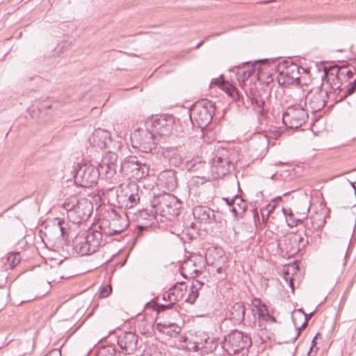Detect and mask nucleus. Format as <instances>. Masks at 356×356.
<instances>
[{
  "instance_id": "f257e3e1",
  "label": "nucleus",
  "mask_w": 356,
  "mask_h": 356,
  "mask_svg": "<svg viewBox=\"0 0 356 356\" xmlns=\"http://www.w3.org/2000/svg\"><path fill=\"white\" fill-rule=\"evenodd\" d=\"M188 114V111L184 110L186 119L181 122L179 118V167L185 160L186 168L191 169L193 166L191 159L195 156L200 141L194 136V123Z\"/></svg>"
},
{
  "instance_id": "f03ea898",
  "label": "nucleus",
  "mask_w": 356,
  "mask_h": 356,
  "mask_svg": "<svg viewBox=\"0 0 356 356\" xmlns=\"http://www.w3.org/2000/svg\"><path fill=\"white\" fill-rule=\"evenodd\" d=\"M184 110H187L191 121L194 123V127L197 125L202 131L211 122L215 113V104L213 102L208 99H203L193 104L190 108L181 107L179 108V115H181V122H183L184 117Z\"/></svg>"
},
{
  "instance_id": "7ed1b4c3",
  "label": "nucleus",
  "mask_w": 356,
  "mask_h": 356,
  "mask_svg": "<svg viewBox=\"0 0 356 356\" xmlns=\"http://www.w3.org/2000/svg\"><path fill=\"white\" fill-rule=\"evenodd\" d=\"M103 233L92 229L80 232L72 241L74 250L81 255L91 254L104 245Z\"/></svg>"
},
{
  "instance_id": "20e7f679",
  "label": "nucleus",
  "mask_w": 356,
  "mask_h": 356,
  "mask_svg": "<svg viewBox=\"0 0 356 356\" xmlns=\"http://www.w3.org/2000/svg\"><path fill=\"white\" fill-rule=\"evenodd\" d=\"M68 218L73 222L86 220L92 212V204L87 199L78 200L72 197L64 203Z\"/></svg>"
},
{
  "instance_id": "39448f33",
  "label": "nucleus",
  "mask_w": 356,
  "mask_h": 356,
  "mask_svg": "<svg viewBox=\"0 0 356 356\" xmlns=\"http://www.w3.org/2000/svg\"><path fill=\"white\" fill-rule=\"evenodd\" d=\"M252 345L251 339L242 332L234 330L226 337L222 342V348L229 355L242 352L243 355L248 352Z\"/></svg>"
},
{
  "instance_id": "423d86ee",
  "label": "nucleus",
  "mask_w": 356,
  "mask_h": 356,
  "mask_svg": "<svg viewBox=\"0 0 356 356\" xmlns=\"http://www.w3.org/2000/svg\"><path fill=\"white\" fill-rule=\"evenodd\" d=\"M174 122V119L170 115H156L146 120L145 127L160 140L170 134Z\"/></svg>"
},
{
  "instance_id": "0eeeda50",
  "label": "nucleus",
  "mask_w": 356,
  "mask_h": 356,
  "mask_svg": "<svg viewBox=\"0 0 356 356\" xmlns=\"http://www.w3.org/2000/svg\"><path fill=\"white\" fill-rule=\"evenodd\" d=\"M77 167L74 175L76 184L81 187L89 188L97 183L101 173L99 168L88 163L78 164Z\"/></svg>"
},
{
  "instance_id": "6e6552de",
  "label": "nucleus",
  "mask_w": 356,
  "mask_h": 356,
  "mask_svg": "<svg viewBox=\"0 0 356 356\" xmlns=\"http://www.w3.org/2000/svg\"><path fill=\"white\" fill-rule=\"evenodd\" d=\"M308 118V113L300 105L289 106L282 115V122L290 129H298Z\"/></svg>"
},
{
  "instance_id": "1a4fd4ad",
  "label": "nucleus",
  "mask_w": 356,
  "mask_h": 356,
  "mask_svg": "<svg viewBox=\"0 0 356 356\" xmlns=\"http://www.w3.org/2000/svg\"><path fill=\"white\" fill-rule=\"evenodd\" d=\"M328 98V90L325 85L321 84L309 90L305 98V104L309 105L313 112H316L325 107Z\"/></svg>"
},
{
  "instance_id": "9d476101",
  "label": "nucleus",
  "mask_w": 356,
  "mask_h": 356,
  "mask_svg": "<svg viewBox=\"0 0 356 356\" xmlns=\"http://www.w3.org/2000/svg\"><path fill=\"white\" fill-rule=\"evenodd\" d=\"M205 262L208 266H212L216 268L218 273H221L227 263V257L225 251L218 247L211 246L208 248L204 254Z\"/></svg>"
},
{
  "instance_id": "9b49d317",
  "label": "nucleus",
  "mask_w": 356,
  "mask_h": 356,
  "mask_svg": "<svg viewBox=\"0 0 356 356\" xmlns=\"http://www.w3.org/2000/svg\"><path fill=\"white\" fill-rule=\"evenodd\" d=\"M120 171L136 179H142L148 175V168L147 165L139 163L134 157L126 159L121 163Z\"/></svg>"
},
{
  "instance_id": "f8f14e48",
  "label": "nucleus",
  "mask_w": 356,
  "mask_h": 356,
  "mask_svg": "<svg viewBox=\"0 0 356 356\" xmlns=\"http://www.w3.org/2000/svg\"><path fill=\"white\" fill-rule=\"evenodd\" d=\"M277 71L280 79H284L283 83L289 84L299 81L301 71L305 72L306 70L298 66L297 64H288L286 61H284L283 63L279 65Z\"/></svg>"
},
{
  "instance_id": "ddd939ff",
  "label": "nucleus",
  "mask_w": 356,
  "mask_h": 356,
  "mask_svg": "<svg viewBox=\"0 0 356 356\" xmlns=\"http://www.w3.org/2000/svg\"><path fill=\"white\" fill-rule=\"evenodd\" d=\"M131 139L136 140L139 145L143 146L145 152L152 151L160 141L153 132L149 131L147 128L135 131L131 134Z\"/></svg>"
},
{
  "instance_id": "4468645a",
  "label": "nucleus",
  "mask_w": 356,
  "mask_h": 356,
  "mask_svg": "<svg viewBox=\"0 0 356 356\" xmlns=\"http://www.w3.org/2000/svg\"><path fill=\"white\" fill-rule=\"evenodd\" d=\"M354 70L348 68L346 65L338 66L337 65L323 67V75L332 79L333 81H339L342 83L343 81H346L353 77ZM329 81V79H327Z\"/></svg>"
},
{
  "instance_id": "2eb2a0df",
  "label": "nucleus",
  "mask_w": 356,
  "mask_h": 356,
  "mask_svg": "<svg viewBox=\"0 0 356 356\" xmlns=\"http://www.w3.org/2000/svg\"><path fill=\"white\" fill-rule=\"evenodd\" d=\"M327 210L325 208H321L313 214L309 220L306 222L305 235L307 237L312 236L316 231H319L324 227L326 221Z\"/></svg>"
},
{
  "instance_id": "dca6fc26",
  "label": "nucleus",
  "mask_w": 356,
  "mask_h": 356,
  "mask_svg": "<svg viewBox=\"0 0 356 356\" xmlns=\"http://www.w3.org/2000/svg\"><path fill=\"white\" fill-rule=\"evenodd\" d=\"M215 178H220L229 173L234 169V164L227 157L216 156L211 166Z\"/></svg>"
},
{
  "instance_id": "f3484780",
  "label": "nucleus",
  "mask_w": 356,
  "mask_h": 356,
  "mask_svg": "<svg viewBox=\"0 0 356 356\" xmlns=\"http://www.w3.org/2000/svg\"><path fill=\"white\" fill-rule=\"evenodd\" d=\"M118 155L110 149L102 157L99 169L102 173H105L107 178L112 177L116 172Z\"/></svg>"
},
{
  "instance_id": "a211bd4d",
  "label": "nucleus",
  "mask_w": 356,
  "mask_h": 356,
  "mask_svg": "<svg viewBox=\"0 0 356 356\" xmlns=\"http://www.w3.org/2000/svg\"><path fill=\"white\" fill-rule=\"evenodd\" d=\"M89 141L92 146L100 149H111L110 145L112 144L110 133L107 130L100 128L93 131Z\"/></svg>"
},
{
  "instance_id": "6ab92c4d",
  "label": "nucleus",
  "mask_w": 356,
  "mask_h": 356,
  "mask_svg": "<svg viewBox=\"0 0 356 356\" xmlns=\"http://www.w3.org/2000/svg\"><path fill=\"white\" fill-rule=\"evenodd\" d=\"M138 337L132 332H124L119 337L118 343L126 354H131L137 348Z\"/></svg>"
},
{
  "instance_id": "aec40b11",
  "label": "nucleus",
  "mask_w": 356,
  "mask_h": 356,
  "mask_svg": "<svg viewBox=\"0 0 356 356\" xmlns=\"http://www.w3.org/2000/svg\"><path fill=\"white\" fill-rule=\"evenodd\" d=\"M269 140L266 134L262 132L253 134L249 140V146L256 152L262 154L268 149Z\"/></svg>"
},
{
  "instance_id": "412c9836",
  "label": "nucleus",
  "mask_w": 356,
  "mask_h": 356,
  "mask_svg": "<svg viewBox=\"0 0 356 356\" xmlns=\"http://www.w3.org/2000/svg\"><path fill=\"white\" fill-rule=\"evenodd\" d=\"M193 215L195 219L200 223L211 224L215 221L214 211L208 207L197 206L193 209Z\"/></svg>"
},
{
  "instance_id": "4be33fe9",
  "label": "nucleus",
  "mask_w": 356,
  "mask_h": 356,
  "mask_svg": "<svg viewBox=\"0 0 356 356\" xmlns=\"http://www.w3.org/2000/svg\"><path fill=\"white\" fill-rule=\"evenodd\" d=\"M178 198L170 194H167L164 196L163 202L162 205L163 212L165 216H168L169 219L177 218L178 216Z\"/></svg>"
},
{
  "instance_id": "5701e85b",
  "label": "nucleus",
  "mask_w": 356,
  "mask_h": 356,
  "mask_svg": "<svg viewBox=\"0 0 356 356\" xmlns=\"http://www.w3.org/2000/svg\"><path fill=\"white\" fill-rule=\"evenodd\" d=\"M327 78L328 77L323 75L321 81L322 85H325V88H327L328 90L329 97L333 95L336 102L342 101L343 99H340L341 96L344 95V93L341 94V92L343 90L342 88V83L336 81H333L332 79H329V81H327Z\"/></svg>"
},
{
  "instance_id": "b1692460",
  "label": "nucleus",
  "mask_w": 356,
  "mask_h": 356,
  "mask_svg": "<svg viewBox=\"0 0 356 356\" xmlns=\"http://www.w3.org/2000/svg\"><path fill=\"white\" fill-rule=\"evenodd\" d=\"M128 226V224L125 219L122 218H113L109 222V226L106 228H103L104 233L106 235L113 236L116 234L122 232Z\"/></svg>"
},
{
  "instance_id": "393cba45",
  "label": "nucleus",
  "mask_w": 356,
  "mask_h": 356,
  "mask_svg": "<svg viewBox=\"0 0 356 356\" xmlns=\"http://www.w3.org/2000/svg\"><path fill=\"white\" fill-rule=\"evenodd\" d=\"M179 266V273L185 278L188 277H194L198 272L195 268V261L192 259L187 257L183 261H179L181 263Z\"/></svg>"
},
{
  "instance_id": "a878e982",
  "label": "nucleus",
  "mask_w": 356,
  "mask_h": 356,
  "mask_svg": "<svg viewBox=\"0 0 356 356\" xmlns=\"http://www.w3.org/2000/svg\"><path fill=\"white\" fill-rule=\"evenodd\" d=\"M245 309L241 302L235 303L229 310V318L236 324H240L244 320Z\"/></svg>"
},
{
  "instance_id": "bb28decb",
  "label": "nucleus",
  "mask_w": 356,
  "mask_h": 356,
  "mask_svg": "<svg viewBox=\"0 0 356 356\" xmlns=\"http://www.w3.org/2000/svg\"><path fill=\"white\" fill-rule=\"evenodd\" d=\"M184 288L185 292L179 295V300L185 302L193 304L197 298L198 293L194 291L191 286L188 290L186 283L184 282H179V291H183Z\"/></svg>"
},
{
  "instance_id": "cd10ccee",
  "label": "nucleus",
  "mask_w": 356,
  "mask_h": 356,
  "mask_svg": "<svg viewBox=\"0 0 356 356\" xmlns=\"http://www.w3.org/2000/svg\"><path fill=\"white\" fill-rule=\"evenodd\" d=\"M192 338V334H190V337L186 335L181 336V339H179V348L181 347L182 349L188 350H195L200 348V344H202V342L195 341Z\"/></svg>"
},
{
  "instance_id": "c85d7f7f",
  "label": "nucleus",
  "mask_w": 356,
  "mask_h": 356,
  "mask_svg": "<svg viewBox=\"0 0 356 356\" xmlns=\"http://www.w3.org/2000/svg\"><path fill=\"white\" fill-rule=\"evenodd\" d=\"M295 209L297 213L300 216L302 220L307 216V212L309 211V206L308 205V201L305 200H300L296 203Z\"/></svg>"
},
{
  "instance_id": "c756f323",
  "label": "nucleus",
  "mask_w": 356,
  "mask_h": 356,
  "mask_svg": "<svg viewBox=\"0 0 356 356\" xmlns=\"http://www.w3.org/2000/svg\"><path fill=\"white\" fill-rule=\"evenodd\" d=\"M348 249V244L345 243L341 248L335 250L334 252V258L337 259L343 266L346 264Z\"/></svg>"
},
{
  "instance_id": "7c9ffc66",
  "label": "nucleus",
  "mask_w": 356,
  "mask_h": 356,
  "mask_svg": "<svg viewBox=\"0 0 356 356\" xmlns=\"http://www.w3.org/2000/svg\"><path fill=\"white\" fill-rule=\"evenodd\" d=\"M156 327L159 330L163 331L170 337H177L178 336V332L175 330V324L161 325V323H158Z\"/></svg>"
},
{
  "instance_id": "2f4dec72",
  "label": "nucleus",
  "mask_w": 356,
  "mask_h": 356,
  "mask_svg": "<svg viewBox=\"0 0 356 356\" xmlns=\"http://www.w3.org/2000/svg\"><path fill=\"white\" fill-rule=\"evenodd\" d=\"M163 299L165 301H166V300L170 301V303L169 305H161L160 306V309L159 310V312L163 311L166 309H169L174 304L175 301L177 300V296L175 293L174 290L170 289L168 292L165 293L163 294Z\"/></svg>"
},
{
  "instance_id": "473e14b6",
  "label": "nucleus",
  "mask_w": 356,
  "mask_h": 356,
  "mask_svg": "<svg viewBox=\"0 0 356 356\" xmlns=\"http://www.w3.org/2000/svg\"><path fill=\"white\" fill-rule=\"evenodd\" d=\"M282 211L284 216H286L287 220L291 221L289 222V226L293 227L298 225L299 223L302 222V220L301 218H296L295 214L292 212L291 209H286L282 208Z\"/></svg>"
},
{
  "instance_id": "72a5a7b5",
  "label": "nucleus",
  "mask_w": 356,
  "mask_h": 356,
  "mask_svg": "<svg viewBox=\"0 0 356 356\" xmlns=\"http://www.w3.org/2000/svg\"><path fill=\"white\" fill-rule=\"evenodd\" d=\"M21 257L19 252H11L7 255L5 265H8L10 269H13L19 263Z\"/></svg>"
},
{
  "instance_id": "f704fd0d",
  "label": "nucleus",
  "mask_w": 356,
  "mask_h": 356,
  "mask_svg": "<svg viewBox=\"0 0 356 356\" xmlns=\"http://www.w3.org/2000/svg\"><path fill=\"white\" fill-rule=\"evenodd\" d=\"M218 346V342L214 339L207 338L204 340V343L200 344V348L204 350L205 352H212Z\"/></svg>"
},
{
  "instance_id": "c9c22d12",
  "label": "nucleus",
  "mask_w": 356,
  "mask_h": 356,
  "mask_svg": "<svg viewBox=\"0 0 356 356\" xmlns=\"http://www.w3.org/2000/svg\"><path fill=\"white\" fill-rule=\"evenodd\" d=\"M255 301L259 304H253L252 313L255 318H257L259 320L261 316L264 314V312H266V307L264 305H261L259 300Z\"/></svg>"
},
{
  "instance_id": "e433bc0d",
  "label": "nucleus",
  "mask_w": 356,
  "mask_h": 356,
  "mask_svg": "<svg viewBox=\"0 0 356 356\" xmlns=\"http://www.w3.org/2000/svg\"><path fill=\"white\" fill-rule=\"evenodd\" d=\"M122 191H120V193L118 195V197L122 202H126L127 199L129 197V195L131 194L132 192L130 189V187L129 186H125L124 187H122L121 186Z\"/></svg>"
},
{
  "instance_id": "4c0bfd02",
  "label": "nucleus",
  "mask_w": 356,
  "mask_h": 356,
  "mask_svg": "<svg viewBox=\"0 0 356 356\" xmlns=\"http://www.w3.org/2000/svg\"><path fill=\"white\" fill-rule=\"evenodd\" d=\"M316 309H315L314 311L312 312H311V313H309V314H305V313L304 312V311L302 310V309H299V311H300V312H302V314L305 315V322H304V323L302 324V325L300 326V327H299V328L298 329L297 334H296V336L295 337L294 339H296L298 337V336H299V334H300V330L304 329V328L307 326V323H308L309 320V319H310V318L314 316V314H315V312H316Z\"/></svg>"
},
{
  "instance_id": "58836bf2",
  "label": "nucleus",
  "mask_w": 356,
  "mask_h": 356,
  "mask_svg": "<svg viewBox=\"0 0 356 356\" xmlns=\"http://www.w3.org/2000/svg\"><path fill=\"white\" fill-rule=\"evenodd\" d=\"M293 239L295 242H298V250L305 248L306 245L308 244V240L307 239L305 241L304 236L301 233L296 234L293 236Z\"/></svg>"
},
{
  "instance_id": "ea45409f",
  "label": "nucleus",
  "mask_w": 356,
  "mask_h": 356,
  "mask_svg": "<svg viewBox=\"0 0 356 356\" xmlns=\"http://www.w3.org/2000/svg\"><path fill=\"white\" fill-rule=\"evenodd\" d=\"M115 349L112 346L104 347L98 353V356H115Z\"/></svg>"
},
{
  "instance_id": "a19ab883",
  "label": "nucleus",
  "mask_w": 356,
  "mask_h": 356,
  "mask_svg": "<svg viewBox=\"0 0 356 356\" xmlns=\"http://www.w3.org/2000/svg\"><path fill=\"white\" fill-rule=\"evenodd\" d=\"M128 196L129 197L127 199L125 206L131 208L136 204L137 202L139 200V197L137 194L133 193Z\"/></svg>"
},
{
  "instance_id": "79ce46f5",
  "label": "nucleus",
  "mask_w": 356,
  "mask_h": 356,
  "mask_svg": "<svg viewBox=\"0 0 356 356\" xmlns=\"http://www.w3.org/2000/svg\"><path fill=\"white\" fill-rule=\"evenodd\" d=\"M355 90H356V79L353 81V82L350 83V86L344 92V95L341 96L340 99H344L346 97L353 95L355 92Z\"/></svg>"
},
{
  "instance_id": "37998d69",
  "label": "nucleus",
  "mask_w": 356,
  "mask_h": 356,
  "mask_svg": "<svg viewBox=\"0 0 356 356\" xmlns=\"http://www.w3.org/2000/svg\"><path fill=\"white\" fill-rule=\"evenodd\" d=\"M112 291V287L110 284L104 286L99 293V298H104L108 297Z\"/></svg>"
},
{
  "instance_id": "c03bdc74",
  "label": "nucleus",
  "mask_w": 356,
  "mask_h": 356,
  "mask_svg": "<svg viewBox=\"0 0 356 356\" xmlns=\"http://www.w3.org/2000/svg\"><path fill=\"white\" fill-rule=\"evenodd\" d=\"M61 223L62 222H61L60 220H55V221H54V222L53 224V227H54L55 231L60 236H63V234H64V231H63L64 230V227H63Z\"/></svg>"
},
{
  "instance_id": "a18cd8bd",
  "label": "nucleus",
  "mask_w": 356,
  "mask_h": 356,
  "mask_svg": "<svg viewBox=\"0 0 356 356\" xmlns=\"http://www.w3.org/2000/svg\"><path fill=\"white\" fill-rule=\"evenodd\" d=\"M259 321L274 323L275 321V318L273 316L270 315L268 312V309H266V312H264V314L261 316Z\"/></svg>"
},
{
  "instance_id": "49530a36",
  "label": "nucleus",
  "mask_w": 356,
  "mask_h": 356,
  "mask_svg": "<svg viewBox=\"0 0 356 356\" xmlns=\"http://www.w3.org/2000/svg\"><path fill=\"white\" fill-rule=\"evenodd\" d=\"M285 281H286V284L289 285V286L291 289L292 292L294 293L295 287H294V284H293L292 278L290 277L289 280L288 277H285Z\"/></svg>"
},
{
  "instance_id": "de8ad7c7",
  "label": "nucleus",
  "mask_w": 356,
  "mask_h": 356,
  "mask_svg": "<svg viewBox=\"0 0 356 356\" xmlns=\"http://www.w3.org/2000/svg\"><path fill=\"white\" fill-rule=\"evenodd\" d=\"M318 335H320V334H319V333H317V334H316V336L313 338V339H312V343H311L310 350H309V352H308V353H307V356H309V354H310V353L312 352V348H313L316 345V338H317V337H318Z\"/></svg>"
},
{
  "instance_id": "09e8293b",
  "label": "nucleus",
  "mask_w": 356,
  "mask_h": 356,
  "mask_svg": "<svg viewBox=\"0 0 356 356\" xmlns=\"http://www.w3.org/2000/svg\"><path fill=\"white\" fill-rule=\"evenodd\" d=\"M225 200H226L227 204L228 205L231 206L232 204H235V202H236V201L239 200V201H241H241H242V199H241L240 197H236V198H234V199H232L231 200H229V199H228V198H225Z\"/></svg>"
},
{
  "instance_id": "8fccbe9b",
  "label": "nucleus",
  "mask_w": 356,
  "mask_h": 356,
  "mask_svg": "<svg viewBox=\"0 0 356 356\" xmlns=\"http://www.w3.org/2000/svg\"><path fill=\"white\" fill-rule=\"evenodd\" d=\"M211 84H214L216 86H219L220 88H222L223 83L222 82L220 81V79H212L211 81Z\"/></svg>"
},
{
  "instance_id": "3c124183",
  "label": "nucleus",
  "mask_w": 356,
  "mask_h": 356,
  "mask_svg": "<svg viewBox=\"0 0 356 356\" xmlns=\"http://www.w3.org/2000/svg\"><path fill=\"white\" fill-rule=\"evenodd\" d=\"M254 102L257 104L258 108H261V109L264 108V105L265 104L264 101L254 99Z\"/></svg>"
},
{
  "instance_id": "603ef678",
  "label": "nucleus",
  "mask_w": 356,
  "mask_h": 356,
  "mask_svg": "<svg viewBox=\"0 0 356 356\" xmlns=\"http://www.w3.org/2000/svg\"><path fill=\"white\" fill-rule=\"evenodd\" d=\"M181 235L182 236H179V239L183 241L184 243H186V238L184 236V235H186L187 236L188 240H191L192 239V237L190 236L188 233H185L184 232H182Z\"/></svg>"
},
{
  "instance_id": "864d4df0",
  "label": "nucleus",
  "mask_w": 356,
  "mask_h": 356,
  "mask_svg": "<svg viewBox=\"0 0 356 356\" xmlns=\"http://www.w3.org/2000/svg\"><path fill=\"white\" fill-rule=\"evenodd\" d=\"M191 51V49L185 51L184 50L181 51H179V58L181 57H184L186 56V54L189 53Z\"/></svg>"
},
{
  "instance_id": "5fc2aeb1",
  "label": "nucleus",
  "mask_w": 356,
  "mask_h": 356,
  "mask_svg": "<svg viewBox=\"0 0 356 356\" xmlns=\"http://www.w3.org/2000/svg\"><path fill=\"white\" fill-rule=\"evenodd\" d=\"M251 74V72L249 71V72H247V71H245L243 72V77L244 78H246V77H249Z\"/></svg>"
},
{
  "instance_id": "6e6d98bb",
  "label": "nucleus",
  "mask_w": 356,
  "mask_h": 356,
  "mask_svg": "<svg viewBox=\"0 0 356 356\" xmlns=\"http://www.w3.org/2000/svg\"><path fill=\"white\" fill-rule=\"evenodd\" d=\"M203 43H204V40L200 41L193 49H199L202 45Z\"/></svg>"
},
{
  "instance_id": "4d7b16f0",
  "label": "nucleus",
  "mask_w": 356,
  "mask_h": 356,
  "mask_svg": "<svg viewBox=\"0 0 356 356\" xmlns=\"http://www.w3.org/2000/svg\"><path fill=\"white\" fill-rule=\"evenodd\" d=\"M270 207V205H269ZM275 207V205H273L271 206V209H270L268 211V213H267V216H268L273 211V209H274Z\"/></svg>"
},
{
  "instance_id": "13d9d810",
  "label": "nucleus",
  "mask_w": 356,
  "mask_h": 356,
  "mask_svg": "<svg viewBox=\"0 0 356 356\" xmlns=\"http://www.w3.org/2000/svg\"><path fill=\"white\" fill-rule=\"evenodd\" d=\"M232 211L235 213H237V209H236V208L234 206L232 207Z\"/></svg>"
},
{
  "instance_id": "bf43d9fd",
  "label": "nucleus",
  "mask_w": 356,
  "mask_h": 356,
  "mask_svg": "<svg viewBox=\"0 0 356 356\" xmlns=\"http://www.w3.org/2000/svg\"><path fill=\"white\" fill-rule=\"evenodd\" d=\"M170 232L173 234H176L174 230H170Z\"/></svg>"
},
{
  "instance_id": "052dcab7",
  "label": "nucleus",
  "mask_w": 356,
  "mask_h": 356,
  "mask_svg": "<svg viewBox=\"0 0 356 356\" xmlns=\"http://www.w3.org/2000/svg\"><path fill=\"white\" fill-rule=\"evenodd\" d=\"M179 205L182 204V202L179 200Z\"/></svg>"
}]
</instances>
